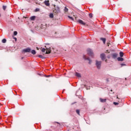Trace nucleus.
Here are the masks:
<instances>
[{
    "instance_id": "1",
    "label": "nucleus",
    "mask_w": 131,
    "mask_h": 131,
    "mask_svg": "<svg viewBox=\"0 0 131 131\" xmlns=\"http://www.w3.org/2000/svg\"><path fill=\"white\" fill-rule=\"evenodd\" d=\"M101 65H102V61L96 60V66L97 69H101Z\"/></svg>"
},
{
    "instance_id": "2",
    "label": "nucleus",
    "mask_w": 131,
    "mask_h": 131,
    "mask_svg": "<svg viewBox=\"0 0 131 131\" xmlns=\"http://www.w3.org/2000/svg\"><path fill=\"white\" fill-rule=\"evenodd\" d=\"M87 52L88 54L91 57H94V52H93V50L91 49H87Z\"/></svg>"
},
{
    "instance_id": "3",
    "label": "nucleus",
    "mask_w": 131,
    "mask_h": 131,
    "mask_svg": "<svg viewBox=\"0 0 131 131\" xmlns=\"http://www.w3.org/2000/svg\"><path fill=\"white\" fill-rule=\"evenodd\" d=\"M53 13L55 14H59V13H60V8L58 7H55L53 10Z\"/></svg>"
},
{
    "instance_id": "4",
    "label": "nucleus",
    "mask_w": 131,
    "mask_h": 131,
    "mask_svg": "<svg viewBox=\"0 0 131 131\" xmlns=\"http://www.w3.org/2000/svg\"><path fill=\"white\" fill-rule=\"evenodd\" d=\"M75 20L77 21V22H78L80 24H82V25H85V23L83 22V21L81 19H76V17H75Z\"/></svg>"
},
{
    "instance_id": "5",
    "label": "nucleus",
    "mask_w": 131,
    "mask_h": 131,
    "mask_svg": "<svg viewBox=\"0 0 131 131\" xmlns=\"http://www.w3.org/2000/svg\"><path fill=\"white\" fill-rule=\"evenodd\" d=\"M45 48H46V50H47L45 54H51V47L48 48V47H47L46 46H45Z\"/></svg>"
},
{
    "instance_id": "6",
    "label": "nucleus",
    "mask_w": 131,
    "mask_h": 131,
    "mask_svg": "<svg viewBox=\"0 0 131 131\" xmlns=\"http://www.w3.org/2000/svg\"><path fill=\"white\" fill-rule=\"evenodd\" d=\"M23 51L24 52V53H30V52H31V49H30V48H28L24 49Z\"/></svg>"
},
{
    "instance_id": "7",
    "label": "nucleus",
    "mask_w": 131,
    "mask_h": 131,
    "mask_svg": "<svg viewBox=\"0 0 131 131\" xmlns=\"http://www.w3.org/2000/svg\"><path fill=\"white\" fill-rule=\"evenodd\" d=\"M100 58L103 61H104V60L106 59V55H105V54L102 53L100 55Z\"/></svg>"
},
{
    "instance_id": "8",
    "label": "nucleus",
    "mask_w": 131,
    "mask_h": 131,
    "mask_svg": "<svg viewBox=\"0 0 131 131\" xmlns=\"http://www.w3.org/2000/svg\"><path fill=\"white\" fill-rule=\"evenodd\" d=\"M83 58H84V59L85 60H89V64H92V60H91V59H90V58L86 57V56H85V55H84V56H83Z\"/></svg>"
},
{
    "instance_id": "9",
    "label": "nucleus",
    "mask_w": 131,
    "mask_h": 131,
    "mask_svg": "<svg viewBox=\"0 0 131 131\" xmlns=\"http://www.w3.org/2000/svg\"><path fill=\"white\" fill-rule=\"evenodd\" d=\"M44 4L46 6H47V7H49V6H50V1L49 0L48 1H45L44 2Z\"/></svg>"
},
{
    "instance_id": "10",
    "label": "nucleus",
    "mask_w": 131,
    "mask_h": 131,
    "mask_svg": "<svg viewBox=\"0 0 131 131\" xmlns=\"http://www.w3.org/2000/svg\"><path fill=\"white\" fill-rule=\"evenodd\" d=\"M99 100L101 103H105L107 101L106 99H103V98H100Z\"/></svg>"
},
{
    "instance_id": "11",
    "label": "nucleus",
    "mask_w": 131,
    "mask_h": 131,
    "mask_svg": "<svg viewBox=\"0 0 131 131\" xmlns=\"http://www.w3.org/2000/svg\"><path fill=\"white\" fill-rule=\"evenodd\" d=\"M75 75L77 76V77H81V75L79 73L76 72Z\"/></svg>"
},
{
    "instance_id": "12",
    "label": "nucleus",
    "mask_w": 131,
    "mask_h": 131,
    "mask_svg": "<svg viewBox=\"0 0 131 131\" xmlns=\"http://www.w3.org/2000/svg\"><path fill=\"white\" fill-rule=\"evenodd\" d=\"M117 56H118V55L116 53H114L112 54V57H113V59H116V58H117Z\"/></svg>"
},
{
    "instance_id": "13",
    "label": "nucleus",
    "mask_w": 131,
    "mask_h": 131,
    "mask_svg": "<svg viewBox=\"0 0 131 131\" xmlns=\"http://www.w3.org/2000/svg\"><path fill=\"white\" fill-rule=\"evenodd\" d=\"M101 40H102L103 42V43H105L106 42V38H100Z\"/></svg>"
},
{
    "instance_id": "14",
    "label": "nucleus",
    "mask_w": 131,
    "mask_h": 131,
    "mask_svg": "<svg viewBox=\"0 0 131 131\" xmlns=\"http://www.w3.org/2000/svg\"><path fill=\"white\" fill-rule=\"evenodd\" d=\"M117 60H118V61H122L124 59L122 57H118Z\"/></svg>"
},
{
    "instance_id": "15",
    "label": "nucleus",
    "mask_w": 131,
    "mask_h": 131,
    "mask_svg": "<svg viewBox=\"0 0 131 131\" xmlns=\"http://www.w3.org/2000/svg\"><path fill=\"white\" fill-rule=\"evenodd\" d=\"M30 20H31L32 21H34V20H35V16H31L30 17Z\"/></svg>"
},
{
    "instance_id": "16",
    "label": "nucleus",
    "mask_w": 131,
    "mask_h": 131,
    "mask_svg": "<svg viewBox=\"0 0 131 131\" xmlns=\"http://www.w3.org/2000/svg\"><path fill=\"white\" fill-rule=\"evenodd\" d=\"M38 57H39V58H40L41 59H46V57H45L41 55H38Z\"/></svg>"
},
{
    "instance_id": "17",
    "label": "nucleus",
    "mask_w": 131,
    "mask_h": 131,
    "mask_svg": "<svg viewBox=\"0 0 131 131\" xmlns=\"http://www.w3.org/2000/svg\"><path fill=\"white\" fill-rule=\"evenodd\" d=\"M31 53L32 55H35V54H36V51H35L34 50H33L31 51Z\"/></svg>"
},
{
    "instance_id": "18",
    "label": "nucleus",
    "mask_w": 131,
    "mask_h": 131,
    "mask_svg": "<svg viewBox=\"0 0 131 131\" xmlns=\"http://www.w3.org/2000/svg\"><path fill=\"white\" fill-rule=\"evenodd\" d=\"M49 17L50 18H51V19L54 18V14L53 13H51L50 15H49Z\"/></svg>"
},
{
    "instance_id": "19",
    "label": "nucleus",
    "mask_w": 131,
    "mask_h": 131,
    "mask_svg": "<svg viewBox=\"0 0 131 131\" xmlns=\"http://www.w3.org/2000/svg\"><path fill=\"white\" fill-rule=\"evenodd\" d=\"M2 42H3V43H6V42H7V39H3L2 40Z\"/></svg>"
},
{
    "instance_id": "20",
    "label": "nucleus",
    "mask_w": 131,
    "mask_h": 131,
    "mask_svg": "<svg viewBox=\"0 0 131 131\" xmlns=\"http://www.w3.org/2000/svg\"><path fill=\"white\" fill-rule=\"evenodd\" d=\"M123 55H124L123 52H120V57H122L123 56Z\"/></svg>"
},
{
    "instance_id": "21",
    "label": "nucleus",
    "mask_w": 131,
    "mask_h": 131,
    "mask_svg": "<svg viewBox=\"0 0 131 131\" xmlns=\"http://www.w3.org/2000/svg\"><path fill=\"white\" fill-rule=\"evenodd\" d=\"M6 9H7V6H3V9L4 11H6Z\"/></svg>"
},
{
    "instance_id": "22",
    "label": "nucleus",
    "mask_w": 131,
    "mask_h": 131,
    "mask_svg": "<svg viewBox=\"0 0 131 131\" xmlns=\"http://www.w3.org/2000/svg\"><path fill=\"white\" fill-rule=\"evenodd\" d=\"M68 18H69V19H71V20H72V21H73L74 20L73 17L70 16H68Z\"/></svg>"
},
{
    "instance_id": "23",
    "label": "nucleus",
    "mask_w": 131,
    "mask_h": 131,
    "mask_svg": "<svg viewBox=\"0 0 131 131\" xmlns=\"http://www.w3.org/2000/svg\"><path fill=\"white\" fill-rule=\"evenodd\" d=\"M46 49L45 48H43L42 50H41V52L42 53H45V52H46Z\"/></svg>"
},
{
    "instance_id": "24",
    "label": "nucleus",
    "mask_w": 131,
    "mask_h": 131,
    "mask_svg": "<svg viewBox=\"0 0 131 131\" xmlns=\"http://www.w3.org/2000/svg\"><path fill=\"white\" fill-rule=\"evenodd\" d=\"M76 113H77V114H78V115H79V113H80L79 110H76Z\"/></svg>"
},
{
    "instance_id": "25",
    "label": "nucleus",
    "mask_w": 131,
    "mask_h": 131,
    "mask_svg": "<svg viewBox=\"0 0 131 131\" xmlns=\"http://www.w3.org/2000/svg\"><path fill=\"white\" fill-rule=\"evenodd\" d=\"M89 17H90V18H93V14L90 13L89 14Z\"/></svg>"
},
{
    "instance_id": "26",
    "label": "nucleus",
    "mask_w": 131,
    "mask_h": 131,
    "mask_svg": "<svg viewBox=\"0 0 131 131\" xmlns=\"http://www.w3.org/2000/svg\"><path fill=\"white\" fill-rule=\"evenodd\" d=\"M64 12H68V9H67V7H65V8H64Z\"/></svg>"
},
{
    "instance_id": "27",
    "label": "nucleus",
    "mask_w": 131,
    "mask_h": 131,
    "mask_svg": "<svg viewBox=\"0 0 131 131\" xmlns=\"http://www.w3.org/2000/svg\"><path fill=\"white\" fill-rule=\"evenodd\" d=\"M113 104H114V105H119V103H118V102H114L113 103Z\"/></svg>"
},
{
    "instance_id": "28",
    "label": "nucleus",
    "mask_w": 131,
    "mask_h": 131,
    "mask_svg": "<svg viewBox=\"0 0 131 131\" xmlns=\"http://www.w3.org/2000/svg\"><path fill=\"white\" fill-rule=\"evenodd\" d=\"M17 34H18V32H17V31H14V35H17Z\"/></svg>"
},
{
    "instance_id": "29",
    "label": "nucleus",
    "mask_w": 131,
    "mask_h": 131,
    "mask_svg": "<svg viewBox=\"0 0 131 131\" xmlns=\"http://www.w3.org/2000/svg\"><path fill=\"white\" fill-rule=\"evenodd\" d=\"M35 11V12H39V9L36 8Z\"/></svg>"
},
{
    "instance_id": "30",
    "label": "nucleus",
    "mask_w": 131,
    "mask_h": 131,
    "mask_svg": "<svg viewBox=\"0 0 131 131\" xmlns=\"http://www.w3.org/2000/svg\"><path fill=\"white\" fill-rule=\"evenodd\" d=\"M121 67H122V66H125V64L124 63H122L121 64Z\"/></svg>"
},
{
    "instance_id": "31",
    "label": "nucleus",
    "mask_w": 131,
    "mask_h": 131,
    "mask_svg": "<svg viewBox=\"0 0 131 131\" xmlns=\"http://www.w3.org/2000/svg\"><path fill=\"white\" fill-rule=\"evenodd\" d=\"M106 81L107 82H109V79L108 78L106 79Z\"/></svg>"
},
{
    "instance_id": "32",
    "label": "nucleus",
    "mask_w": 131,
    "mask_h": 131,
    "mask_svg": "<svg viewBox=\"0 0 131 131\" xmlns=\"http://www.w3.org/2000/svg\"><path fill=\"white\" fill-rule=\"evenodd\" d=\"M14 39H15V41H17V38H16V37H14Z\"/></svg>"
},
{
    "instance_id": "33",
    "label": "nucleus",
    "mask_w": 131,
    "mask_h": 131,
    "mask_svg": "<svg viewBox=\"0 0 131 131\" xmlns=\"http://www.w3.org/2000/svg\"><path fill=\"white\" fill-rule=\"evenodd\" d=\"M107 45V46L109 47V45H110V43H108Z\"/></svg>"
},
{
    "instance_id": "34",
    "label": "nucleus",
    "mask_w": 131,
    "mask_h": 131,
    "mask_svg": "<svg viewBox=\"0 0 131 131\" xmlns=\"http://www.w3.org/2000/svg\"><path fill=\"white\" fill-rule=\"evenodd\" d=\"M56 123H57L58 124H60V123L58 122H57Z\"/></svg>"
},
{
    "instance_id": "35",
    "label": "nucleus",
    "mask_w": 131,
    "mask_h": 131,
    "mask_svg": "<svg viewBox=\"0 0 131 131\" xmlns=\"http://www.w3.org/2000/svg\"><path fill=\"white\" fill-rule=\"evenodd\" d=\"M117 99H119V98H118V96H117Z\"/></svg>"
},
{
    "instance_id": "36",
    "label": "nucleus",
    "mask_w": 131,
    "mask_h": 131,
    "mask_svg": "<svg viewBox=\"0 0 131 131\" xmlns=\"http://www.w3.org/2000/svg\"><path fill=\"white\" fill-rule=\"evenodd\" d=\"M36 49H37V50H39L38 48H37V47L36 48Z\"/></svg>"
},
{
    "instance_id": "37",
    "label": "nucleus",
    "mask_w": 131,
    "mask_h": 131,
    "mask_svg": "<svg viewBox=\"0 0 131 131\" xmlns=\"http://www.w3.org/2000/svg\"><path fill=\"white\" fill-rule=\"evenodd\" d=\"M105 62H107V59H105Z\"/></svg>"
},
{
    "instance_id": "38",
    "label": "nucleus",
    "mask_w": 131,
    "mask_h": 131,
    "mask_svg": "<svg viewBox=\"0 0 131 131\" xmlns=\"http://www.w3.org/2000/svg\"><path fill=\"white\" fill-rule=\"evenodd\" d=\"M111 92H113V90H111Z\"/></svg>"
},
{
    "instance_id": "39",
    "label": "nucleus",
    "mask_w": 131,
    "mask_h": 131,
    "mask_svg": "<svg viewBox=\"0 0 131 131\" xmlns=\"http://www.w3.org/2000/svg\"><path fill=\"white\" fill-rule=\"evenodd\" d=\"M0 17H1V14H0Z\"/></svg>"
}]
</instances>
